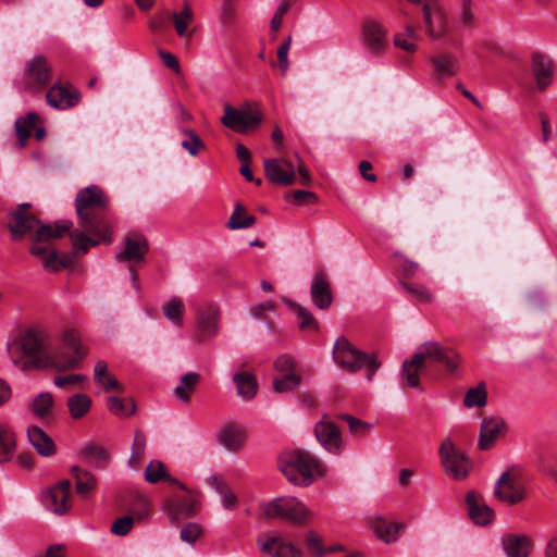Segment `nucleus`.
Returning <instances> with one entry per match:
<instances>
[{
    "instance_id": "obj_1",
    "label": "nucleus",
    "mask_w": 557,
    "mask_h": 557,
    "mask_svg": "<svg viewBox=\"0 0 557 557\" xmlns=\"http://www.w3.org/2000/svg\"><path fill=\"white\" fill-rule=\"evenodd\" d=\"M110 198L97 185L78 190L75 198L78 227L70 232L76 252L85 255L91 247L112 242V227L107 219Z\"/></svg>"
},
{
    "instance_id": "obj_2",
    "label": "nucleus",
    "mask_w": 557,
    "mask_h": 557,
    "mask_svg": "<svg viewBox=\"0 0 557 557\" xmlns=\"http://www.w3.org/2000/svg\"><path fill=\"white\" fill-rule=\"evenodd\" d=\"M47 334L39 329H27L18 338L8 344V354L15 367L23 371L37 366V359L47 350Z\"/></svg>"
},
{
    "instance_id": "obj_3",
    "label": "nucleus",
    "mask_w": 557,
    "mask_h": 557,
    "mask_svg": "<svg viewBox=\"0 0 557 557\" xmlns=\"http://www.w3.org/2000/svg\"><path fill=\"white\" fill-rule=\"evenodd\" d=\"M278 466L289 482L301 486H309L325 472L323 465L313 455L300 449L282 455Z\"/></svg>"
},
{
    "instance_id": "obj_4",
    "label": "nucleus",
    "mask_w": 557,
    "mask_h": 557,
    "mask_svg": "<svg viewBox=\"0 0 557 557\" xmlns=\"http://www.w3.org/2000/svg\"><path fill=\"white\" fill-rule=\"evenodd\" d=\"M333 359L343 370L351 373L367 367L369 381L381 366L375 355H368L357 349L346 337L336 339L333 347Z\"/></svg>"
},
{
    "instance_id": "obj_5",
    "label": "nucleus",
    "mask_w": 557,
    "mask_h": 557,
    "mask_svg": "<svg viewBox=\"0 0 557 557\" xmlns=\"http://www.w3.org/2000/svg\"><path fill=\"white\" fill-rule=\"evenodd\" d=\"M267 518H282L296 524L306 523L310 517V510L295 497H278L262 507Z\"/></svg>"
},
{
    "instance_id": "obj_6",
    "label": "nucleus",
    "mask_w": 557,
    "mask_h": 557,
    "mask_svg": "<svg viewBox=\"0 0 557 557\" xmlns=\"http://www.w3.org/2000/svg\"><path fill=\"white\" fill-rule=\"evenodd\" d=\"M261 121L262 113L249 103L240 109H236L228 103L224 104V114L221 117V123L236 133H248L255 129Z\"/></svg>"
},
{
    "instance_id": "obj_7",
    "label": "nucleus",
    "mask_w": 557,
    "mask_h": 557,
    "mask_svg": "<svg viewBox=\"0 0 557 557\" xmlns=\"http://www.w3.org/2000/svg\"><path fill=\"white\" fill-rule=\"evenodd\" d=\"M441 463L446 474L454 480H463L469 473V458L458 450L449 437H446L438 449Z\"/></svg>"
},
{
    "instance_id": "obj_8",
    "label": "nucleus",
    "mask_w": 557,
    "mask_h": 557,
    "mask_svg": "<svg viewBox=\"0 0 557 557\" xmlns=\"http://www.w3.org/2000/svg\"><path fill=\"white\" fill-rule=\"evenodd\" d=\"M457 358L455 351L437 342L422 344L414 354V360L420 361L423 367L442 363L448 372H454L458 368Z\"/></svg>"
},
{
    "instance_id": "obj_9",
    "label": "nucleus",
    "mask_w": 557,
    "mask_h": 557,
    "mask_svg": "<svg viewBox=\"0 0 557 557\" xmlns=\"http://www.w3.org/2000/svg\"><path fill=\"white\" fill-rule=\"evenodd\" d=\"M423 22L428 35L441 39L447 34V18L438 0H423Z\"/></svg>"
},
{
    "instance_id": "obj_10",
    "label": "nucleus",
    "mask_w": 557,
    "mask_h": 557,
    "mask_svg": "<svg viewBox=\"0 0 557 557\" xmlns=\"http://www.w3.org/2000/svg\"><path fill=\"white\" fill-rule=\"evenodd\" d=\"M493 494L498 500L508 505H516L523 500L525 496L524 490L518 484L515 468H511L500 474L494 485Z\"/></svg>"
},
{
    "instance_id": "obj_11",
    "label": "nucleus",
    "mask_w": 557,
    "mask_h": 557,
    "mask_svg": "<svg viewBox=\"0 0 557 557\" xmlns=\"http://www.w3.org/2000/svg\"><path fill=\"white\" fill-rule=\"evenodd\" d=\"M196 325L201 341L214 337L219 334L220 309L213 302L200 304L195 309Z\"/></svg>"
},
{
    "instance_id": "obj_12",
    "label": "nucleus",
    "mask_w": 557,
    "mask_h": 557,
    "mask_svg": "<svg viewBox=\"0 0 557 557\" xmlns=\"http://www.w3.org/2000/svg\"><path fill=\"white\" fill-rule=\"evenodd\" d=\"M24 84L29 89H42L50 82V66L44 55H35L25 64Z\"/></svg>"
},
{
    "instance_id": "obj_13",
    "label": "nucleus",
    "mask_w": 557,
    "mask_h": 557,
    "mask_svg": "<svg viewBox=\"0 0 557 557\" xmlns=\"http://www.w3.org/2000/svg\"><path fill=\"white\" fill-rule=\"evenodd\" d=\"M71 483L63 480L41 494L44 507L50 512L62 516L67 512L70 505Z\"/></svg>"
},
{
    "instance_id": "obj_14",
    "label": "nucleus",
    "mask_w": 557,
    "mask_h": 557,
    "mask_svg": "<svg viewBox=\"0 0 557 557\" xmlns=\"http://www.w3.org/2000/svg\"><path fill=\"white\" fill-rule=\"evenodd\" d=\"M73 223L71 221L57 222L54 225L41 224L33 236L34 244L29 252L33 256L44 258L48 249L45 245L40 244L52 238H60L63 234L71 231Z\"/></svg>"
},
{
    "instance_id": "obj_15",
    "label": "nucleus",
    "mask_w": 557,
    "mask_h": 557,
    "mask_svg": "<svg viewBox=\"0 0 557 557\" xmlns=\"http://www.w3.org/2000/svg\"><path fill=\"white\" fill-rule=\"evenodd\" d=\"M267 178L280 186L292 185L296 181V171L292 162L283 158L264 160Z\"/></svg>"
},
{
    "instance_id": "obj_16",
    "label": "nucleus",
    "mask_w": 557,
    "mask_h": 557,
    "mask_svg": "<svg viewBox=\"0 0 557 557\" xmlns=\"http://www.w3.org/2000/svg\"><path fill=\"white\" fill-rule=\"evenodd\" d=\"M83 358L84 355L75 354L71 350H51L46 351L37 359V366L41 368H52L57 371H66L76 369Z\"/></svg>"
},
{
    "instance_id": "obj_17",
    "label": "nucleus",
    "mask_w": 557,
    "mask_h": 557,
    "mask_svg": "<svg viewBox=\"0 0 557 557\" xmlns=\"http://www.w3.org/2000/svg\"><path fill=\"white\" fill-rule=\"evenodd\" d=\"M29 208V203H22L17 209L10 212V222L8 227L11 232L12 239L18 240L30 230L34 227L38 228L41 225L34 214L27 212Z\"/></svg>"
},
{
    "instance_id": "obj_18",
    "label": "nucleus",
    "mask_w": 557,
    "mask_h": 557,
    "mask_svg": "<svg viewBox=\"0 0 557 557\" xmlns=\"http://www.w3.org/2000/svg\"><path fill=\"white\" fill-rule=\"evenodd\" d=\"M149 250L146 237L139 233H133L125 237L124 248L115 255L117 262L139 263L145 260Z\"/></svg>"
},
{
    "instance_id": "obj_19",
    "label": "nucleus",
    "mask_w": 557,
    "mask_h": 557,
    "mask_svg": "<svg viewBox=\"0 0 557 557\" xmlns=\"http://www.w3.org/2000/svg\"><path fill=\"white\" fill-rule=\"evenodd\" d=\"M314 434L318 442L331 454L337 455L343 449V438L337 425L331 421L317 422Z\"/></svg>"
},
{
    "instance_id": "obj_20",
    "label": "nucleus",
    "mask_w": 557,
    "mask_h": 557,
    "mask_svg": "<svg viewBox=\"0 0 557 557\" xmlns=\"http://www.w3.org/2000/svg\"><path fill=\"white\" fill-rule=\"evenodd\" d=\"M163 509L172 522L194 516L199 510V503L194 497L173 496L163 504Z\"/></svg>"
},
{
    "instance_id": "obj_21",
    "label": "nucleus",
    "mask_w": 557,
    "mask_h": 557,
    "mask_svg": "<svg viewBox=\"0 0 557 557\" xmlns=\"http://www.w3.org/2000/svg\"><path fill=\"white\" fill-rule=\"evenodd\" d=\"M257 545L263 554L272 557H302L300 549L280 536H260Z\"/></svg>"
},
{
    "instance_id": "obj_22",
    "label": "nucleus",
    "mask_w": 557,
    "mask_h": 557,
    "mask_svg": "<svg viewBox=\"0 0 557 557\" xmlns=\"http://www.w3.org/2000/svg\"><path fill=\"white\" fill-rule=\"evenodd\" d=\"M466 504L470 519L479 525L490 524L494 517V510L482 499L481 495L471 491L466 496Z\"/></svg>"
},
{
    "instance_id": "obj_23",
    "label": "nucleus",
    "mask_w": 557,
    "mask_h": 557,
    "mask_svg": "<svg viewBox=\"0 0 557 557\" xmlns=\"http://www.w3.org/2000/svg\"><path fill=\"white\" fill-rule=\"evenodd\" d=\"M506 422L503 418L499 417H490L484 418L481 423L480 434H479V447L482 450H487L492 448L499 437V435L505 431Z\"/></svg>"
},
{
    "instance_id": "obj_24",
    "label": "nucleus",
    "mask_w": 557,
    "mask_h": 557,
    "mask_svg": "<svg viewBox=\"0 0 557 557\" xmlns=\"http://www.w3.org/2000/svg\"><path fill=\"white\" fill-rule=\"evenodd\" d=\"M362 40L371 53H380L386 46V32L380 22L367 20L362 26Z\"/></svg>"
},
{
    "instance_id": "obj_25",
    "label": "nucleus",
    "mask_w": 557,
    "mask_h": 557,
    "mask_svg": "<svg viewBox=\"0 0 557 557\" xmlns=\"http://www.w3.org/2000/svg\"><path fill=\"white\" fill-rule=\"evenodd\" d=\"M310 295L313 305L321 309H327L333 301L330 282L323 272L317 273L311 282Z\"/></svg>"
},
{
    "instance_id": "obj_26",
    "label": "nucleus",
    "mask_w": 557,
    "mask_h": 557,
    "mask_svg": "<svg viewBox=\"0 0 557 557\" xmlns=\"http://www.w3.org/2000/svg\"><path fill=\"white\" fill-rule=\"evenodd\" d=\"M532 74L539 90L546 89L553 81L552 60L540 52L532 54Z\"/></svg>"
},
{
    "instance_id": "obj_27",
    "label": "nucleus",
    "mask_w": 557,
    "mask_h": 557,
    "mask_svg": "<svg viewBox=\"0 0 557 557\" xmlns=\"http://www.w3.org/2000/svg\"><path fill=\"white\" fill-rule=\"evenodd\" d=\"M431 63L434 74L438 79H445L455 76L459 72V60L456 55L448 52H437L431 57Z\"/></svg>"
},
{
    "instance_id": "obj_28",
    "label": "nucleus",
    "mask_w": 557,
    "mask_h": 557,
    "mask_svg": "<svg viewBox=\"0 0 557 557\" xmlns=\"http://www.w3.org/2000/svg\"><path fill=\"white\" fill-rule=\"evenodd\" d=\"M502 547L507 557H528L531 541L524 534H506L502 539Z\"/></svg>"
},
{
    "instance_id": "obj_29",
    "label": "nucleus",
    "mask_w": 557,
    "mask_h": 557,
    "mask_svg": "<svg viewBox=\"0 0 557 557\" xmlns=\"http://www.w3.org/2000/svg\"><path fill=\"white\" fill-rule=\"evenodd\" d=\"M49 106L57 109H67L78 102V95L62 87L59 84L53 85L46 95Z\"/></svg>"
},
{
    "instance_id": "obj_30",
    "label": "nucleus",
    "mask_w": 557,
    "mask_h": 557,
    "mask_svg": "<svg viewBox=\"0 0 557 557\" xmlns=\"http://www.w3.org/2000/svg\"><path fill=\"white\" fill-rule=\"evenodd\" d=\"M218 441L226 449L237 451L246 441V433L240 426L228 424L221 429Z\"/></svg>"
},
{
    "instance_id": "obj_31",
    "label": "nucleus",
    "mask_w": 557,
    "mask_h": 557,
    "mask_svg": "<svg viewBox=\"0 0 557 557\" xmlns=\"http://www.w3.org/2000/svg\"><path fill=\"white\" fill-rule=\"evenodd\" d=\"M27 436L39 455L49 457L54 454L55 445L52 438L39 426L28 428Z\"/></svg>"
},
{
    "instance_id": "obj_32",
    "label": "nucleus",
    "mask_w": 557,
    "mask_h": 557,
    "mask_svg": "<svg viewBox=\"0 0 557 557\" xmlns=\"http://www.w3.org/2000/svg\"><path fill=\"white\" fill-rule=\"evenodd\" d=\"M236 385L237 395L243 399L249 400L257 394L258 383L256 376L249 372H238L233 376Z\"/></svg>"
},
{
    "instance_id": "obj_33",
    "label": "nucleus",
    "mask_w": 557,
    "mask_h": 557,
    "mask_svg": "<svg viewBox=\"0 0 557 557\" xmlns=\"http://www.w3.org/2000/svg\"><path fill=\"white\" fill-rule=\"evenodd\" d=\"M200 381V375L196 372H187L181 376L178 385L174 388V396L183 404H188L190 396Z\"/></svg>"
},
{
    "instance_id": "obj_34",
    "label": "nucleus",
    "mask_w": 557,
    "mask_h": 557,
    "mask_svg": "<svg viewBox=\"0 0 557 557\" xmlns=\"http://www.w3.org/2000/svg\"><path fill=\"white\" fill-rule=\"evenodd\" d=\"M72 474L75 479L76 493L84 498L88 497L96 487V478L94 474L78 467L72 468Z\"/></svg>"
},
{
    "instance_id": "obj_35",
    "label": "nucleus",
    "mask_w": 557,
    "mask_h": 557,
    "mask_svg": "<svg viewBox=\"0 0 557 557\" xmlns=\"http://www.w3.org/2000/svg\"><path fill=\"white\" fill-rule=\"evenodd\" d=\"M255 223L256 216L252 214H248L245 208L239 202H236L234 211L226 223V227L230 230H242L248 228L252 226Z\"/></svg>"
},
{
    "instance_id": "obj_36",
    "label": "nucleus",
    "mask_w": 557,
    "mask_h": 557,
    "mask_svg": "<svg viewBox=\"0 0 557 557\" xmlns=\"http://www.w3.org/2000/svg\"><path fill=\"white\" fill-rule=\"evenodd\" d=\"M91 404V398L83 393L72 395L66 403L73 419L83 418L90 410Z\"/></svg>"
},
{
    "instance_id": "obj_37",
    "label": "nucleus",
    "mask_w": 557,
    "mask_h": 557,
    "mask_svg": "<svg viewBox=\"0 0 557 557\" xmlns=\"http://www.w3.org/2000/svg\"><path fill=\"white\" fill-rule=\"evenodd\" d=\"M16 446L14 433L7 426H0V463L12 459Z\"/></svg>"
},
{
    "instance_id": "obj_38",
    "label": "nucleus",
    "mask_w": 557,
    "mask_h": 557,
    "mask_svg": "<svg viewBox=\"0 0 557 557\" xmlns=\"http://www.w3.org/2000/svg\"><path fill=\"white\" fill-rule=\"evenodd\" d=\"M425 369L420 361L414 360V355L404 361L401 375L406 381L407 385L412 388H418L420 386L419 373Z\"/></svg>"
},
{
    "instance_id": "obj_39",
    "label": "nucleus",
    "mask_w": 557,
    "mask_h": 557,
    "mask_svg": "<svg viewBox=\"0 0 557 557\" xmlns=\"http://www.w3.org/2000/svg\"><path fill=\"white\" fill-rule=\"evenodd\" d=\"M38 121L39 116L35 112H29L26 116L18 117L15 121V131L21 147L25 146L26 139L30 136V132Z\"/></svg>"
},
{
    "instance_id": "obj_40",
    "label": "nucleus",
    "mask_w": 557,
    "mask_h": 557,
    "mask_svg": "<svg viewBox=\"0 0 557 557\" xmlns=\"http://www.w3.org/2000/svg\"><path fill=\"white\" fill-rule=\"evenodd\" d=\"M173 21H174V27L177 33V35L181 38L190 37L191 35L188 34L187 28L188 25L193 22L194 18V12L191 7L185 2L183 10L180 12H173Z\"/></svg>"
},
{
    "instance_id": "obj_41",
    "label": "nucleus",
    "mask_w": 557,
    "mask_h": 557,
    "mask_svg": "<svg viewBox=\"0 0 557 557\" xmlns=\"http://www.w3.org/2000/svg\"><path fill=\"white\" fill-rule=\"evenodd\" d=\"M108 408L114 416L124 418L135 413L136 405L133 399H123L116 396H111L107 401Z\"/></svg>"
},
{
    "instance_id": "obj_42",
    "label": "nucleus",
    "mask_w": 557,
    "mask_h": 557,
    "mask_svg": "<svg viewBox=\"0 0 557 557\" xmlns=\"http://www.w3.org/2000/svg\"><path fill=\"white\" fill-rule=\"evenodd\" d=\"M184 310V302L180 297H172L163 307L165 318L176 326L183 325Z\"/></svg>"
},
{
    "instance_id": "obj_43",
    "label": "nucleus",
    "mask_w": 557,
    "mask_h": 557,
    "mask_svg": "<svg viewBox=\"0 0 557 557\" xmlns=\"http://www.w3.org/2000/svg\"><path fill=\"white\" fill-rule=\"evenodd\" d=\"M85 459L97 468H102L109 459L108 451L99 445L86 446L83 450Z\"/></svg>"
},
{
    "instance_id": "obj_44",
    "label": "nucleus",
    "mask_w": 557,
    "mask_h": 557,
    "mask_svg": "<svg viewBox=\"0 0 557 557\" xmlns=\"http://www.w3.org/2000/svg\"><path fill=\"white\" fill-rule=\"evenodd\" d=\"M301 375L296 372L282 374L281 377H275L273 380V388L277 393L292 392L301 383Z\"/></svg>"
},
{
    "instance_id": "obj_45",
    "label": "nucleus",
    "mask_w": 557,
    "mask_h": 557,
    "mask_svg": "<svg viewBox=\"0 0 557 557\" xmlns=\"http://www.w3.org/2000/svg\"><path fill=\"white\" fill-rule=\"evenodd\" d=\"M53 405V397L50 393H40L30 404V408L36 417L45 418Z\"/></svg>"
},
{
    "instance_id": "obj_46",
    "label": "nucleus",
    "mask_w": 557,
    "mask_h": 557,
    "mask_svg": "<svg viewBox=\"0 0 557 557\" xmlns=\"http://www.w3.org/2000/svg\"><path fill=\"white\" fill-rule=\"evenodd\" d=\"M145 479L154 484L161 480L170 479V474L161 461L153 460L149 462L145 470Z\"/></svg>"
},
{
    "instance_id": "obj_47",
    "label": "nucleus",
    "mask_w": 557,
    "mask_h": 557,
    "mask_svg": "<svg viewBox=\"0 0 557 557\" xmlns=\"http://www.w3.org/2000/svg\"><path fill=\"white\" fill-rule=\"evenodd\" d=\"M292 307L296 312L299 327L302 331L318 330V321L314 319L313 314L307 308L295 304L292 305Z\"/></svg>"
},
{
    "instance_id": "obj_48",
    "label": "nucleus",
    "mask_w": 557,
    "mask_h": 557,
    "mask_svg": "<svg viewBox=\"0 0 557 557\" xmlns=\"http://www.w3.org/2000/svg\"><path fill=\"white\" fill-rule=\"evenodd\" d=\"M400 528L401 525L395 522L380 520L375 524V533L380 539L384 540L385 542H391L397 539Z\"/></svg>"
},
{
    "instance_id": "obj_49",
    "label": "nucleus",
    "mask_w": 557,
    "mask_h": 557,
    "mask_svg": "<svg viewBox=\"0 0 557 557\" xmlns=\"http://www.w3.org/2000/svg\"><path fill=\"white\" fill-rule=\"evenodd\" d=\"M401 287L419 302H432L433 294L423 285L416 283H401Z\"/></svg>"
},
{
    "instance_id": "obj_50",
    "label": "nucleus",
    "mask_w": 557,
    "mask_h": 557,
    "mask_svg": "<svg viewBox=\"0 0 557 557\" xmlns=\"http://www.w3.org/2000/svg\"><path fill=\"white\" fill-rule=\"evenodd\" d=\"M215 483L216 490L222 496V506L226 510H233L238 506V499L236 495L225 485H223L216 476L212 478Z\"/></svg>"
},
{
    "instance_id": "obj_51",
    "label": "nucleus",
    "mask_w": 557,
    "mask_h": 557,
    "mask_svg": "<svg viewBox=\"0 0 557 557\" xmlns=\"http://www.w3.org/2000/svg\"><path fill=\"white\" fill-rule=\"evenodd\" d=\"M486 404V392L483 386L470 388L465 396L463 405L468 408L482 407Z\"/></svg>"
},
{
    "instance_id": "obj_52",
    "label": "nucleus",
    "mask_w": 557,
    "mask_h": 557,
    "mask_svg": "<svg viewBox=\"0 0 557 557\" xmlns=\"http://www.w3.org/2000/svg\"><path fill=\"white\" fill-rule=\"evenodd\" d=\"M183 134L188 136L181 143V146L190 154L196 156L199 150L205 149V144L200 137L191 129H184Z\"/></svg>"
},
{
    "instance_id": "obj_53",
    "label": "nucleus",
    "mask_w": 557,
    "mask_h": 557,
    "mask_svg": "<svg viewBox=\"0 0 557 557\" xmlns=\"http://www.w3.org/2000/svg\"><path fill=\"white\" fill-rule=\"evenodd\" d=\"M339 418L348 423L349 431L354 435H364L373 428L371 423H368L363 420H360L349 414H342Z\"/></svg>"
},
{
    "instance_id": "obj_54",
    "label": "nucleus",
    "mask_w": 557,
    "mask_h": 557,
    "mask_svg": "<svg viewBox=\"0 0 557 557\" xmlns=\"http://www.w3.org/2000/svg\"><path fill=\"white\" fill-rule=\"evenodd\" d=\"M62 343L63 347L67 350H71L75 354L84 355L85 351L83 350L81 344H79V334L75 330H67L63 333L62 336Z\"/></svg>"
},
{
    "instance_id": "obj_55",
    "label": "nucleus",
    "mask_w": 557,
    "mask_h": 557,
    "mask_svg": "<svg viewBox=\"0 0 557 557\" xmlns=\"http://www.w3.org/2000/svg\"><path fill=\"white\" fill-rule=\"evenodd\" d=\"M201 533L202 528L199 523L188 522L182 528L180 537L183 542L193 545L200 537Z\"/></svg>"
},
{
    "instance_id": "obj_56",
    "label": "nucleus",
    "mask_w": 557,
    "mask_h": 557,
    "mask_svg": "<svg viewBox=\"0 0 557 557\" xmlns=\"http://www.w3.org/2000/svg\"><path fill=\"white\" fill-rule=\"evenodd\" d=\"M133 525L134 518L132 516H124L113 522L111 532L119 536H125L133 529Z\"/></svg>"
},
{
    "instance_id": "obj_57",
    "label": "nucleus",
    "mask_w": 557,
    "mask_h": 557,
    "mask_svg": "<svg viewBox=\"0 0 557 557\" xmlns=\"http://www.w3.org/2000/svg\"><path fill=\"white\" fill-rule=\"evenodd\" d=\"M292 37H287L277 49L278 66L282 75H285L289 67L288 51L290 48Z\"/></svg>"
},
{
    "instance_id": "obj_58",
    "label": "nucleus",
    "mask_w": 557,
    "mask_h": 557,
    "mask_svg": "<svg viewBox=\"0 0 557 557\" xmlns=\"http://www.w3.org/2000/svg\"><path fill=\"white\" fill-rule=\"evenodd\" d=\"M274 368L282 374L296 372V361L289 355H281L274 361Z\"/></svg>"
},
{
    "instance_id": "obj_59",
    "label": "nucleus",
    "mask_w": 557,
    "mask_h": 557,
    "mask_svg": "<svg viewBox=\"0 0 557 557\" xmlns=\"http://www.w3.org/2000/svg\"><path fill=\"white\" fill-rule=\"evenodd\" d=\"M306 547L312 555L319 557L326 554L325 547H323L321 539L314 532L308 533L306 539Z\"/></svg>"
},
{
    "instance_id": "obj_60",
    "label": "nucleus",
    "mask_w": 557,
    "mask_h": 557,
    "mask_svg": "<svg viewBox=\"0 0 557 557\" xmlns=\"http://www.w3.org/2000/svg\"><path fill=\"white\" fill-rule=\"evenodd\" d=\"M394 257L398 259V268L406 277H410L417 272L419 268L417 262L408 260L399 252H396Z\"/></svg>"
},
{
    "instance_id": "obj_61",
    "label": "nucleus",
    "mask_w": 557,
    "mask_h": 557,
    "mask_svg": "<svg viewBox=\"0 0 557 557\" xmlns=\"http://www.w3.org/2000/svg\"><path fill=\"white\" fill-rule=\"evenodd\" d=\"M42 264L45 269L51 272H58L62 268H66V263H62V260H59L58 253L55 250L50 251L42 258Z\"/></svg>"
},
{
    "instance_id": "obj_62",
    "label": "nucleus",
    "mask_w": 557,
    "mask_h": 557,
    "mask_svg": "<svg viewBox=\"0 0 557 557\" xmlns=\"http://www.w3.org/2000/svg\"><path fill=\"white\" fill-rule=\"evenodd\" d=\"M150 503L144 496L138 497L136 505L132 509L134 517H136L138 520L146 519L150 515Z\"/></svg>"
},
{
    "instance_id": "obj_63",
    "label": "nucleus",
    "mask_w": 557,
    "mask_h": 557,
    "mask_svg": "<svg viewBox=\"0 0 557 557\" xmlns=\"http://www.w3.org/2000/svg\"><path fill=\"white\" fill-rule=\"evenodd\" d=\"M235 14L236 10L232 0H224L220 14L221 23L225 26L231 25L235 18Z\"/></svg>"
},
{
    "instance_id": "obj_64",
    "label": "nucleus",
    "mask_w": 557,
    "mask_h": 557,
    "mask_svg": "<svg viewBox=\"0 0 557 557\" xmlns=\"http://www.w3.org/2000/svg\"><path fill=\"white\" fill-rule=\"evenodd\" d=\"M290 197L298 203H314L318 201V196L309 190H295Z\"/></svg>"
}]
</instances>
